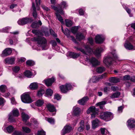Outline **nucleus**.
Segmentation results:
<instances>
[{
    "instance_id": "nucleus-57",
    "label": "nucleus",
    "mask_w": 135,
    "mask_h": 135,
    "mask_svg": "<svg viewBox=\"0 0 135 135\" xmlns=\"http://www.w3.org/2000/svg\"><path fill=\"white\" fill-rule=\"evenodd\" d=\"M61 98V97L60 95L58 94H55L54 95V98L56 99L57 100H60Z\"/></svg>"
},
{
    "instance_id": "nucleus-40",
    "label": "nucleus",
    "mask_w": 135,
    "mask_h": 135,
    "mask_svg": "<svg viewBox=\"0 0 135 135\" xmlns=\"http://www.w3.org/2000/svg\"><path fill=\"white\" fill-rule=\"evenodd\" d=\"M13 135H26L25 133L17 131H15L13 133Z\"/></svg>"
},
{
    "instance_id": "nucleus-33",
    "label": "nucleus",
    "mask_w": 135,
    "mask_h": 135,
    "mask_svg": "<svg viewBox=\"0 0 135 135\" xmlns=\"http://www.w3.org/2000/svg\"><path fill=\"white\" fill-rule=\"evenodd\" d=\"M22 131L24 132L25 133H29L31 132V129L28 128L26 127H22Z\"/></svg>"
},
{
    "instance_id": "nucleus-41",
    "label": "nucleus",
    "mask_w": 135,
    "mask_h": 135,
    "mask_svg": "<svg viewBox=\"0 0 135 135\" xmlns=\"http://www.w3.org/2000/svg\"><path fill=\"white\" fill-rule=\"evenodd\" d=\"M60 6L61 8H64L68 6V5L66 2L64 1H62L61 2Z\"/></svg>"
},
{
    "instance_id": "nucleus-23",
    "label": "nucleus",
    "mask_w": 135,
    "mask_h": 135,
    "mask_svg": "<svg viewBox=\"0 0 135 135\" xmlns=\"http://www.w3.org/2000/svg\"><path fill=\"white\" fill-rule=\"evenodd\" d=\"M88 100L89 98L88 97L86 96L79 100L78 101V103L81 105H84Z\"/></svg>"
},
{
    "instance_id": "nucleus-63",
    "label": "nucleus",
    "mask_w": 135,
    "mask_h": 135,
    "mask_svg": "<svg viewBox=\"0 0 135 135\" xmlns=\"http://www.w3.org/2000/svg\"><path fill=\"white\" fill-rule=\"evenodd\" d=\"M17 4H12L10 5L9 8L10 9H12L16 7L17 6Z\"/></svg>"
},
{
    "instance_id": "nucleus-25",
    "label": "nucleus",
    "mask_w": 135,
    "mask_h": 135,
    "mask_svg": "<svg viewBox=\"0 0 135 135\" xmlns=\"http://www.w3.org/2000/svg\"><path fill=\"white\" fill-rule=\"evenodd\" d=\"M80 55V54L74 52H70L69 54V56L71 58L73 59L76 58Z\"/></svg>"
},
{
    "instance_id": "nucleus-3",
    "label": "nucleus",
    "mask_w": 135,
    "mask_h": 135,
    "mask_svg": "<svg viewBox=\"0 0 135 135\" xmlns=\"http://www.w3.org/2000/svg\"><path fill=\"white\" fill-rule=\"evenodd\" d=\"M51 8L55 11L56 12L55 13L56 18L62 24L64 23V20L62 18L61 15L59 14L62 15L64 14V12L61 7L59 8L57 7L54 6V5H51Z\"/></svg>"
},
{
    "instance_id": "nucleus-52",
    "label": "nucleus",
    "mask_w": 135,
    "mask_h": 135,
    "mask_svg": "<svg viewBox=\"0 0 135 135\" xmlns=\"http://www.w3.org/2000/svg\"><path fill=\"white\" fill-rule=\"evenodd\" d=\"M130 76L129 75H126L123 76V79L125 80H130Z\"/></svg>"
},
{
    "instance_id": "nucleus-31",
    "label": "nucleus",
    "mask_w": 135,
    "mask_h": 135,
    "mask_svg": "<svg viewBox=\"0 0 135 135\" xmlns=\"http://www.w3.org/2000/svg\"><path fill=\"white\" fill-rule=\"evenodd\" d=\"M24 74L25 76L29 78L31 77V76L32 75L31 72L28 70L24 72Z\"/></svg>"
},
{
    "instance_id": "nucleus-27",
    "label": "nucleus",
    "mask_w": 135,
    "mask_h": 135,
    "mask_svg": "<svg viewBox=\"0 0 135 135\" xmlns=\"http://www.w3.org/2000/svg\"><path fill=\"white\" fill-rule=\"evenodd\" d=\"M76 39L79 41L84 39L85 38L84 35L82 33H80L77 34L76 35Z\"/></svg>"
},
{
    "instance_id": "nucleus-29",
    "label": "nucleus",
    "mask_w": 135,
    "mask_h": 135,
    "mask_svg": "<svg viewBox=\"0 0 135 135\" xmlns=\"http://www.w3.org/2000/svg\"><path fill=\"white\" fill-rule=\"evenodd\" d=\"M32 7L33 11L32 13L33 16L35 18H36L37 17V15L36 12V8L35 7V3H32Z\"/></svg>"
},
{
    "instance_id": "nucleus-46",
    "label": "nucleus",
    "mask_w": 135,
    "mask_h": 135,
    "mask_svg": "<svg viewBox=\"0 0 135 135\" xmlns=\"http://www.w3.org/2000/svg\"><path fill=\"white\" fill-rule=\"evenodd\" d=\"M45 90L42 89L39 90L38 92L37 95L39 97H41L42 96V95L45 93Z\"/></svg>"
},
{
    "instance_id": "nucleus-50",
    "label": "nucleus",
    "mask_w": 135,
    "mask_h": 135,
    "mask_svg": "<svg viewBox=\"0 0 135 135\" xmlns=\"http://www.w3.org/2000/svg\"><path fill=\"white\" fill-rule=\"evenodd\" d=\"M31 26L33 28H36L39 27L37 22L36 21L33 22L31 25Z\"/></svg>"
},
{
    "instance_id": "nucleus-6",
    "label": "nucleus",
    "mask_w": 135,
    "mask_h": 135,
    "mask_svg": "<svg viewBox=\"0 0 135 135\" xmlns=\"http://www.w3.org/2000/svg\"><path fill=\"white\" fill-rule=\"evenodd\" d=\"M20 114L17 109H13L9 115L8 120L12 122H15L16 121L15 117H17Z\"/></svg>"
},
{
    "instance_id": "nucleus-49",
    "label": "nucleus",
    "mask_w": 135,
    "mask_h": 135,
    "mask_svg": "<svg viewBox=\"0 0 135 135\" xmlns=\"http://www.w3.org/2000/svg\"><path fill=\"white\" fill-rule=\"evenodd\" d=\"M26 63L27 65L30 66H33L34 64V62L31 60L27 61Z\"/></svg>"
},
{
    "instance_id": "nucleus-20",
    "label": "nucleus",
    "mask_w": 135,
    "mask_h": 135,
    "mask_svg": "<svg viewBox=\"0 0 135 135\" xmlns=\"http://www.w3.org/2000/svg\"><path fill=\"white\" fill-rule=\"evenodd\" d=\"M15 60V58L14 57H8L5 59V61L6 63L13 64L14 63Z\"/></svg>"
},
{
    "instance_id": "nucleus-34",
    "label": "nucleus",
    "mask_w": 135,
    "mask_h": 135,
    "mask_svg": "<svg viewBox=\"0 0 135 135\" xmlns=\"http://www.w3.org/2000/svg\"><path fill=\"white\" fill-rule=\"evenodd\" d=\"M10 29V27H7L0 30V32H8V31Z\"/></svg>"
},
{
    "instance_id": "nucleus-22",
    "label": "nucleus",
    "mask_w": 135,
    "mask_h": 135,
    "mask_svg": "<svg viewBox=\"0 0 135 135\" xmlns=\"http://www.w3.org/2000/svg\"><path fill=\"white\" fill-rule=\"evenodd\" d=\"M21 117L22 121L26 123V121L30 118L29 116L24 112H22L21 114Z\"/></svg>"
},
{
    "instance_id": "nucleus-14",
    "label": "nucleus",
    "mask_w": 135,
    "mask_h": 135,
    "mask_svg": "<svg viewBox=\"0 0 135 135\" xmlns=\"http://www.w3.org/2000/svg\"><path fill=\"white\" fill-rule=\"evenodd\" d=\"M125 47L127 50H135V46L132 45L129 41H126L124 44Z\"/></svg>"
},
{
    "instance_id": "nucleus-1",
    "label": "nucleus",
    "mask_w": 135,
    "mask_h": 135,
    "mask_svg": "<svg viewBox=\"0 0 135 135\" xmlns=\"http://www.w3.org/2000/svg\"><path fill=\"white\" fill-rule=\"evenodd\" d=\"M32 32L35 35L38 36L37 37H35L32 39V40L37 42L38 46L41 47L42 50H45L47 49V41L46 39L44 37H40V36H43V34L38 30L33 29Z\"/></svg>"
},
{
    "instance_id": "nucleus-53",
    "label": "nucleus",
    "mask_w": 135,
    "mask_h": 135,
    "mask_svg": "<svg viewBox=\"0 0 135 135\" xmlns=\"http://www.w3.org/2000/svg\"><path fill=\"white\" fill-rule=\"evenodd\" d=\"M50 34L51 35L54 37H56L57 36V35L55 32L52 29H50Z\"/></svg>"
},
{
    "instance_id": "nucleus-4",
    "label": "nucleus",
    "mask_w": 135,
    "mask_h": 135,
    "mask_svg": "<svg viewBox=\"0 0 135 135\" xmlns=\"http://www.w3.org/2000/svg\"><path fill=\"white\" fill-rule=\"evenodd\" d=\"M99 117L101 119L105 121H108L111 120L114 117L113 114L111 112H106L101 113Z\"/></svg>"
},
{
    "instance_id": "nucleus-60",
    "label": "nucleus",
    "mask_w": 135,
    "mask_h": 135,
    "mask_svg": "<svg viewBox=\"0 0 135 135\" xmlns=\"http://www.w3.org/2000/svg\"><path fill=\"white\" fill-rule=\"evenodd\" d=\"M100 130L102 134L103 135L104 134L106 130V128H100Z\"/></svg>"
},
{
    "instance_id": "nucleus-38",
    "label": "nucleus",
    "mask_w": 135,
    "mask_h": 135,
    "mask_svg": "<svg viewBox=\"0 0 135 135\" xmlns=\"http://www.w3.org/2000/svg\"><path fill=\"white\" fill-rule=\"evenodd\" d=\"M7 89V87L5 85H2L0 86V91L4 93L5 92Z\"/></svg>"
},
{
    "instance_id": "nucleus-58",
    "label": "nucleus",
    "mask_w": 135,
    "mask_h": 135,
    "mask_svg": "<svg viewBox=\"0 0 135 135\" xmlns=\"http://www.w3.org/2000/svg\"><path fill=\"white\" fill-rule=\"evenodd\" d=\"M88 41L89 42L90 45H92L93 43V40L92 38L91 37L89 38H88Z\"/></svg>"
},
{
    "instance_id": "nucleus-2",
    "label": "nucleus",
    "mask_w": 135,
    "mask_h": 135,
    "mask_svg": "<svg viewBox=\"0 0 135 135\" xmlns=\"http://www.w3.org/2000/svg\"><path fill=\"white\" fill-rule=\"evenodd\" d=\"M117 58V56L115 53H109L107 56H105L103 60V62L107 66H110L112 65L114 59Z\"/></svg>"
},
{
    "instance_id": "nucleus-15",
    "label": "nucleus",
    "mask_w": 135,
    "mask_h": 135,
    "mask_svg": "<svg viewBox=\"0 0 135 135\" xmlns=\"http://www.w3.org/2000/svg\"><path fill=\"white\" fill-rule=\"evenodd\" d=\"M64 34L66 35L68 37H70L72 39V40L75 43L77 44V43L73 36H70V31L67 28H66L65 29V31L63 32Z\"/></svg>"
},
{
    "instance_id": "nucleus-43",
    "label": "nucleus",
    "mask_w": 135,
    "mask_h": 135,
    "mask_svg": "<svg viewBox=\"0 0 135 135\" xmlns=\"http://www.w3.org/2000/svg\"><path fill=\"white\" fill-rule=\"evenodd\" d=\"M105 69L104 67H99L96 69V71L98 73H101L105 70Z\"/></svg>"
},
{
    "instance_id": "nucleus-45",
    "label": "nucleus",
    "mask_w": 135,
    "mask_h": 135,
    "mask_svg": "<svg viewBox=\"0 0 135 135\" xmlns=\"http://www.w3.org/2000/svg\"><path fill=\"white\" fill-rule=\"evenodd\" d=\"M12 70L13 72L15 73H17L20 70V68L18 66H16L12 68Z\"/></svg>"
},
{
    "instance_id": "nucleus-47",
    "label": "nucleus",
    "mask_w": 135,
    "mask_h": 135,
    "mask_svg": "<svg viewBox=\"0 0 135 135\" xmlns=\"http://www.w3.org/2000/svg\"><path fill=\"white\" fill-rule=\"evenodd\" d=\"M45 119L51 124H53L54 123V120L51 118H45Z\"/></svg>"
},
{
    "instance_id": "nucleus-64",
    "label": "nucleus",
    "mask_w": 135,
    "mask_h": 135,
    "mask_svg": "<svg viewBox=\"0 0 135 135\" xmlns=\"http://www.w3.org/2000/svg\"><path fill=\"white\" fill-rule=\"evenodd\" d=\"M43 33L46 36H48L49 35V32L48 31L46 30L44 31Z\"/></svg>"
},
{
    "instance_id": "nucleus-10",
    "label": "nucleus",
    "mask_w": 135,
    "mask_h": 135,
    "mask_svg": "<svg viewBox=\"0 0 135 135\" xmlns=\"http://www.w3.org/2000/svg\"><path fill=\"white\" fill-rule=\"evenodd\" d=\"M106 73H104L101 75L94 76L90 79V81L93 83H97L100 80L104 78L106 76Z\"/></svg>"
},
{
    "instance_id": "nucleus-36",
    "label": "nucleus",
    "mask_w": 135,
    "mask_h": 135,
    "mask_svg": "<svg viewBox=\"0 0 135 135\" xmlns=\"http://www.w3.org/2000/svg\"><path fill=\"white\" fill-rule=\"evenodd\" d=\"M120 95V93L119 92H117L110 96V97L112 98H117Z\"/></svg>"
},
{
    "instance_id": "nucleus-9",
    "label": "nucleus",
    "mask_w": 135,
    "mask_h": 135,
    "mask_svg": "<svg viewBox=\"0 0 135 135\" xmlns=\"http://www.w3.org/2000/svg\"><path fill=\"white\" fill-rule=\"evenodd\" d=\"M72 86L70 84H66L65 85H62L60 86L61 92L65 93L72 88Z\"/></svg>"
},
{
    "instance_id": "nucleus-61",
    "label": "nucleus",
    "mask_w": 135,
    "mask_h": 135,
    "mask_svg": "<svg viewBox=\"0 0 135 135\" xmlns=\"http://www.w3.org/2000/svg\"><path fill=\"white\" fill-rule=\"evenodd\" d=\"M26 60V59L25 58L21 57L18 59V61L21 62H22L25 61Z\"/></svg>"
},
{
    "instance_id": "nucleus-24",
    "label": "nucleus",
    "mask_w": 135,
    "mask_h": 135,
    "mask_svg": "<svg viewBox=\"0 0 135 135\" xmlns=\"http://www.w3.org/2000/svg\"><path fill=\"white\" fill-rule=\"evenodd\" d=\"M99 121L97 119H95L92 122V126L93 129H95L98 126Z\"/></svg>"
},
{
    "instance_id": "nucleus-30",
    "label": "nucleus",
    "mask_w": 135,
    "mask_h": 135,
    "mask_svg": "<svg viewBox=\"0 0 135 135\" xmlns=\"http://www.w3.org/2000/svg\"><path fill=\"white\" fill-rule=\"evenodd\" d=\"M91 112L92 113L96 112L95 107L94 106L90 107L87 111V113L88 114H89Z\"/></svg>"
},
{
    "instance_id": "nucleus-59",
    "label": "nucleus",
    "mask_w": 135,
    "mask_h": 135,
    "mask_svg": "<svg viewBox=\"0 0 135 135\" xmlns=\"http://www.w3.org/2000/svg\"><path fill=\"white\" fill-rule=\"evenodd\" d=\"M42 7L44 10L48 11L50 10V8L44 5H42Z\"/></svg>"
},
{
    "instance_id": "nucleus-48",
    "label": "nucleus",
    "mask_w": 135,
    "mask_h": 135,
    "mask_svg": "<svg viewBox=\"0 0 135 135\" xmlns=\"http://www.w3.org/2000/svg\"><path fill=\"white\" fill-rule=\"evenodd\" d=\"M107 103V102L105 101H102L101 102H99L96 104V105L97 106H100V108H102V106L103 105Z\"/></svg>"
},
{
    "instance_id": "nucleus-7",
    "label": "nucleus",
    "mask_w": 135,
    "mask_h": 135,
    "mask_svg": "<svg viewBox=\"0 0 135 135\" xmlns=\"http://www.w3.org/2000/svg\"><path fill=\"white\" fill-rule=\"evenodd\" d=\"M86 61L93 66L98 65H99L100 63L99 61L94 57H92L90 59L86 58Z\"/></svg>"
},
{
    "instance_id": "nucleus-13",
    "label": "nucleus",
    "mask_w": 135,
    "mask_h": 135,
    "mask_svg": "<svg viewBox=\"0 0 135 135\" xmlns=\"http://www.w3.org/2000/svg\"><path fill=\"white\" fill-rule=\"evenodd\" d=\"M127 126L129 128H135V120L134 119H131L127 121Z\"/></svg>"
},
{
    "instance_id": "nucleus-42",
    "label": "nucleus",
    "mask_w": 135,
    "mask_h": 135,
    "mask_svg": "<svg viewBox=\"0 0 135 135\" xmlns=\"http://www.w3.org/2000/svg\"><path fill=\"white\" fill-rule=\"evenodd\" d=\"M44 103V101L41 100H38L36 102V105L37 106L40 107L42 106Z\"/></svg>"
},
{
    "instance_id": "nucleus-56",
    "label": "nucleus",
    "mask_w": 135,
    "mask_h": 135,
    "mask_svg": "<svg viewBox=\"0 0 135 135\" xmlns=\"http://www.w3.org/2000/svg\"><path fill=\"white\" fill-rule=\"evenodd\" d=\"M123 107L122 106H120L118 108V111L119 113H122V112Z\"/></svg>"
},
{
    "instance_id": "nucleus-8",
    "label": "nucleus",
    "mask_w": 135,
    "mask_h": 135,
    "mask_svg": "<svg viewBox=\"0 0 135 135\" xmlns=\"http://www.w3.org/2000/svg\"><path fill=\"white\" fill-rule=\"evenodd\" d=\"M22 101L25 103H30L33 102L29 95L27 94L24 93L21 96Z\"/></svg>"
},
{
    "instance_id": "nucleus-12",
    "label": "nucleus",
    "mask_w": 135,
    "mask_h": 135,
    "mask_svg": "<svg viewBox=\"0 0 135 135\" xmlns=\"http://www.w3.org/2000/svg\"><path fill=\"white\" fill-rule=\"evenodd\" d=\"M72 129V127L71 126L68 125H66L64 127L61 131V135H64L66 134L69 133Z\"/></svg>"
},
{
    "instance_id": "nucleus-54",
    "label": "nucleus",
    "mask_w": 135,
    "mask_h": 135,
    "mask_svg": "<svg viewBox=\"0 0 135 135\" xmlns=\"http://www.w3.org/2000/svg\"><path fill=\"white\" fill-rule=\"evenodd\" d=\"M31 122L33 123L35 125H36L38 124V122L35 119L31 118Z\"/></svg>"
},
{
    "instance_id": "nucleus-21",
    "label": "nucleus",
    "mask_w": 135,
    "mask_h": 135,
    "mask_svg": "<svg viewBox=\"0 0 135 135\" xmlns=\"http://www.w3.org/2000/svg\"><path fill=\"white\" fill-rule=\"evenodd\" d=\"M45 84L47 86H51L52 84L54 82L55 79L53 77L51 79H49L47 80H45Z\"/></svg>"
},
{
    "instance_id": "nucleus-55",
    "label": "nucleus",
    "mask_w": 135,
    "mask_h": 135,
    "mask_svg": "<svg viewBox=\"0 0 135 135\" xmlns=\"http://www.w3.org/2000/svg\"><path fill=\"white\" fill-rule=\"evenodd\" d=\"M126 9L127 12L129 14L130 17H132L133 16V15L131 13V10L127 8H126Z\"/></svg>"
},
{
    "instance_id": "nucleus-16",
    "label": "nucleus",
    "mask_w": 135,
    "mask_h": 135,
    "mask_svg": "<svg viewBox=\"0 0 135 135\" xmlns=\"http://www.w3.org/2000/svg\"><path fill=\"white\" fill-rule=\"evenodd\" d=\"M12 52L11 49L10 48H6L3 51L1 56L2 57L7 56L9 55Z\"/></svg>"
},
{
    "instance_id": "nucleus-5",
    "label": "nucleus",
    "mask_w": 135,
    "mask_h": 135,
    "mask_svg": "<svg viewBox=\"0 0 135 135\" xmlns=\"http://www.w3.org/2000/svg\"><path fill=\"white\" fill-rule=\"evenodd\" d=\"M76 50H79L82 52L83 53L85 54L88 55H89L93 53V50L91 49L87 44L84 46V48L85 50L81 48H79L78 47H75Z\"/></svg>"
},
{
    "instance_id": "nucleus-39",
    "label": "nucleus",
    "mask_w": 135,
    "mask_h": 135,
    "mask_svg": "<svg viewBox=\"0 0 135 135\" xmlns=\"http://www.w3.org/2000/svg\"><path fill=\"white\" fill-rule=\"evenodd\" d=\"M74 113V114L76 115H77L79 114L80 113V109L79 108L77 107L75 108H73Z\"/></svg>"
},
{
    "instance_id": "nucleus-37",
    "label": "nucleus",
    "mask_w": 135,
    "mask_h": 135,
    "mask_svg": "<svg viewBox=\"0 0 135 135\" xmlns=\"http://www.w3.org/2000/svg\"><path fill=\"white\" fill-rule=\"evenodd\" d=\"M53 91L50 89H47L46 92V94L47 96H51L53 94Z\"/></svg>"
},
{
    "instance_id": "nucleus-51",
    "label": "nucleus",
    "mask_w": 135,
    "mask_h": 135,
    "mask_svg": "<svg viewBox=\"0 0 135 135\" xmlns=\"http://www.w3.org/2000/svg\"><path fill=\"white\" fill-rule=\"evenodd\" d=\"M37 135H45V133L43 130L39 131H38Z\"/></svg>"
},
{
    "instance_id": "nucleus-44",
    "label": "nucleus",
    "mask_w": 135,
    "mask_h": 135,
    "mask_svg": "<svg viewBox=\"0 0 135 135\" xmlns=\"http://www.w3.org/2000/svg\"><path fill=\"white\" fill-rule=\"evenodd\" d=\"M78 27L77 26H75L72 27L71 29L72 32L74 34L76 33L78 31Z\"/></svg>"
},
{
    "instance_id": "nucleus-32",
    "label": "nucleus",
    "mask_w": 135,
    "mask_h": 135,
    "mask_svg": "<svg viewBox=\"0 0 135 135\" xmlns=\"http://www.w3.org/2000/svg\"><path fill=\"white\" fill-rule=\"evenodd\" d=\"M65 25L66 26L70 27L73 24L72 21L68 19H66L65 20Z\"/></svg>"
},
{
    "instance_id": "nucleus-18",
    "label": "nucleus",
    "mask_w": 135,
    "mask_h": 135,
    "mask_svg": "<svg viewBox=\"0 0 135 135\" xmlns=\"http://www.w3.org/2000/svg\"><path fill=\"white\" fill-rule=\"evenodd\" d=\"M104 40V38L102 35H98L95 36V41L97 43H102L103 42Z\"/></svg>"
},
{
    "instance_id": "nucleus-35",
    "label": "nucleus",
    "mask_w": 135,
    "mask_h": 135,
    "mask_svg": "<svg viewBox=\"0 0 135 135\" xmlns=\"http://www.w3.org/2000/svg\"><path fill=\"white\" fill-rule=\"evenodd\" d=\"M14 130V128L11 126H9L7 127L5 131H7L8 133H10L12 132Z\"/></svg>"
},
{
    "instance_id": "nucleus-19",
    "label": "nucleus",
    "mask_w": 135,
    "mask_h": 135,
    "mask_svg": "<svg viewBox=\"0 0 135 135\" xmlns=\"http://www.w3.org/2000/svg\"><path fill=\"white\" fill-rule=\"evenodd\" d=\"M103 50V49L101 47H98L96 49L94 52V54L97 57L99 58L101 56V53Z\"/></svg>"
},
{
    "instance_id": "nucleus-26",
    "label": "nucleus",
    "mask_w": 135,
    "mask_h": 135,
    "mask_svg": "<svg viewBox=\"0 0 135 135\" xmlns=\"http://www.w3.org/2000/svg\"><path fill=\"white\" fill-rule=\"evenodd\" d=\"M109 80L111 83H115L119 82L120 80L117 78L112 77L109 78Z\"/></svg>"
},
{
    "instance_id": "nucleus-11",
    "label": "nucleus",
    "mask_w": 135,
    "mask_h": 135,
    "mask_svg": "<svg viewBox=\"0 0 135 135\" xmlns=\"http://www.w3.org/2000/svg\"><path fill=\"white\" fill-rule=\"evenodd\" d=\"M32 21V20L31 18H25L19 20L17 22L19 25H23L28 23L31 22Z\"/></svg>"
},
{
    "instance_id": "nucleus-17",
    "label": "nucleus",
    "mask_w": 135,
    "mask_h": 135,
    "mask_svg": "<svg viewBox=\"0 0 135 135\" xmlns=\"http://www.w3.org/2000/svg\"><path fill=\"white\" fill-rule=\"evenodd\" d=\"M47 107L48 110L50 112H55V113H52V115H54L55 114V112L56 110L54 106V105L50 104H49L47 105Z\"/></svg>"
},
{
    "instance_id": "nucleus-28",
    "label": "nucleus",
    "mask_w": 135,
    "mask_h": 135,
    "mask_svg": "<svg viewBox=\"0 0 135 135\" xmlns=\"http://www.w3.org/2000/svg\"><path fill=\"white\" fill-rule=\"evenodd\" d=\"M38 86V84L36 83H33L30 84V88L32 90H35L37 88Z\"/></svg>"
},
{
    "instance_id": "nucleus-62",
    "label": "nucleus",
    "mask_w": 135,
    "mask_h": 135,
    "mask_svg": "<svg viewBox=\"0 0 135 135\" xmlns=\"http://www.w3.org/2000/svg\"><path fill=\"white\" fill-rule=\"evenodd\" d=\"M110 88L107 87H105L104 88V92L107 93L110 90Z\"/></svg>"
}]
</instances>
